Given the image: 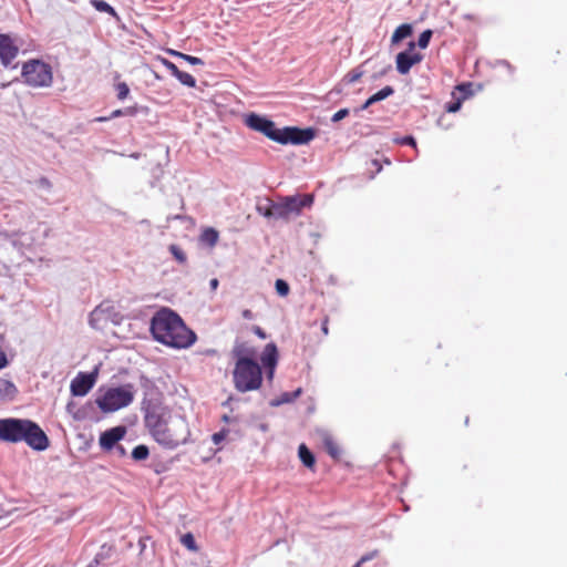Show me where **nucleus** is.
<instances>
[{"label":"nucleus","instance_id":"nucleus-1","mask_svg":"<svg viewBox=\"0 0 567 567\" xmlns=\"http://www.w3.org/2000/svg\"><path fill=\"white\" fill-rule=\"evenodd\" d=\"M151 331L155 340L176 349H185L196 341V334L182 318L169 309H162L153 317Z\"/></svg>","mask_w":567,"mask_h":567},{"label":"nucleus","instance_id":"nucleus-2","mask_svg":"<svg viewBox=\"0 0 567 567\" xmlns=\"http://www.w3.org/2000/svg\"><path fill=\"white\" fill-rule=\"evenodd\" d=\"M236 359L233 371L234 385L239 392L254 391L260 388L262 373L259 364L254 360L256 351L246 343H236L233 351Z\"/></svg>","mask_w":567,"mask_h":567},{"label":"nucleus","instance_id":"nucleus-3","mask_svg":"<svg viewBox=\"0 0 567 567\" xmlns=\"http://www.w3.org/2000/svg\"><path fill=\"white\" fill-rule=\"evenodd\" d=\"M146 424L154 440L168 450L185 444L190 435L186 419L179 415L164 417L152 414L146 417Z\"/></svg>","mask_w":567,"mask_h":567},{"label":"nucleus","instance_id":"nucleus-4","mask_svg":"<svg viewBox=\"0 0 567 567\" xmlns=\"http://www.w3.org/2000/svg\"><path fill=\"white\" fill-rule=\"evenodd\" d=\"M0 441L25 442L37 451H43L49 446V439L43 430L28 419H0Z\"/></svg>","mask_w":567,"mask_h":567},{"label":"nucleus","instance_id":"nucleus-5","mask_svg":"<svg viewBox=\"0 0 567 567\" xmlns=\"http://www.w3.org/2000/svg\"><path fill=\"white\" fill-rule=\"evenodd\" d=\"M21 75L24 83L32 87H48L53 82L52 68L37 59L23 63Z\"/></svg>","mask_w":567,"mask_h":567},{"label":"nucleus","instance_id":"nucleus-6","mask_svg":"<svg viewBox=\"0 0 567 567\" xmlns=\"http://www.w3.org/2000/svg\"><path fill=\"white\" fill-rule=\"evenodd\" d=\"M134 399V391L131 384L107 389L97 400V406L103 412H114L127 406Z\"/></svg>","mask_w":567,"mask_h":567},{"label":"nucleus","instance_id":"nucleus-7","mask_svg":"<svg viewBox=\"0 0 567 567\" xmlns=\"http://www.w3.org/2000/svg\"><path fill=\"white\" fill-rule=\"evenodd\" d=\"M244 123L250 130L262 133L270 140L284 144V130L277 128L272 121L256 113H249L244 116Z\"/></svg>","mask_w":567,"mask_h":567},{"label":"nucleus","instance_id":"nucleus-8","mask_svg":"<svg viewBox=\"0 0 567 567\" xmlns=\"http://www.w3.org/2000/svg\"><path fill=\"white\" fill-rule=\"evenodd\" d=\"M96 372L83 373L80 372L72 381L70 385L71 393L74 396H84L94 386L96 382Z\"/></svg>","mask_w":567,"mask_h":567},{"label":"nucleus","instance_id":"nucleus-9","mask_svg":"<svg viewBox=\"0 0 567 567\" xmlns=\"http://www.w3.org/2000/svg\"><path fill=\"white\" fill-rule=\"evenodd\" d=\"M316 135L317 130L313 127L286 126V144L305 145L310 143Z\"/></svg>","mask_w":567,"mask_h":567},{"label":"nucleus","instance_id":"nucleus-10","mask_svg":"<svg viewBox=\"0 0 567 567\" xmlns=\"http://www.w3.org/2000/svg\"><path fill=\"white\" fill-rule=\"evenodd\" d=\"M415 48L414 42L409 43V51L400 52L396 55V70L400 74H408L411 68L421 62L422 55L413 52Z\"/></svg>","mask_w":567,"mask_h":567},{"label":"nucleus","instance_id":"nucleus-11","mask_svg":"<svg viewBox=\"0 0 567 567\" xmlns=\"http://www.w3.org/2000/svg\"><path fill=\"white\" fill-rule=\"evenodd\" d=\"M313 204L312 194H298L286 196V217L288 215H299L302 209L310 208Z\"/></svg>","mask_w":567,"mask_h":567},{"label":"nucleus","instance_id":"nucleus-12","mask_svg":"<svg viewBox=\"0 0 567 567\" xmlns=\"http://www.w3.org/2000/svg\"><path fill=\"white\" fill-rule=\"evenodd\" d=\"M19 53V47L8 34H0V62L4 68L11 66Z\"/></svg>","mask_w":567,"mask_h":567},{"label":"nucleus","instance_id":"nucleus-13","mask_svg":"<svg viewBox=\"0 0 567 567\" xmlns=\"http://www.w3.org/2000/svg\"><path fill=\"white\" fill-rule=\"evenodd\" d=\"M125 429L123 426L112 427L103 432L100 436V445L104 450L113 449L116 443L125 435Z\"/></svg>","mask_w":567,"mask_h":567},{"label":"nucleus","instance_id":"nucleus-14","mask_svg":"<svg viewBox=\"0 0 567 567\" xmlns=\"http://www.w3.org/2000/svg\"><path fill=\"white\" fill-rule=\"evenodd\" d=\"M257 210L260 215L267 218H279L284 216V205L275 204L269 198H264L258 202Z\"/></svg>","mask_w":567,"mask_h":567},{"label":"nucleus","instance_id":"nucleus-15","mask_svg":"<svg viewBox=\"0 0 567 567\" xmlns=\"http://www.w3.org/2000/svg\"><path fill=\"white\" fill-rule=\"evenodd\" d=\"M261 362L267 370L268 378H272L274 369L277 364V348L274 343H269L265 347Z\"/></svg>","mask_w":567,"mask_h":567},{"label":"nucleus","instance_id":"nucleus-16","mask_svg":"<svg viewBox=\"0 0 567 567\" xmlns=\"http://www.w3.org/2000/svg\"><path fill=\"white\" fill-rule=\"evenodd\" d=\"M321 441L327 453L334 460H339L341 456V450L339 444L333 436L327 432L321 433Z\"/></svg>","mask_w":567,"mask_h":567},{"label":"nucleus","instance_id":"nucleus-17","mask_svg":"<svg viewBox=\"0 0 567 567\" xmlns=\"http://www.w3.org/2000/svg\"><path fill=\"white\" fill-rule=\"evenodd\" d=\"M219 239V233L213 227H206L199 235V243L208 248H214Z\"/></svg>","mask_w":567,"mask_h":567},{"label":"nucleus","instance_id":"nucleus-18","mask_svg":"<svg viewBox=\"0 0 567 567\" xmlns=\"http://www.w3.org/2000/svg\"><path fill=\"white\" fill-rule=\"evenodd\" d=\"M298 455L307 468L315 471L316 458L313 453L306 446V444H300L298 449Z\"/></svg>","mask_w":567,"mask_h":567},{"label":"nucleus","instance_id":"nucleus-19","mask_svg":"<svg viewBox=\"0 0 567 567\" xmlns=\"http://www.w3.org/2000/svg\"><path fill=\"white\" fill-rule=\"evenodd\" d=\"M16 393V385L11 381L0 378V400L13 399Z\"/></svg>","mask_w":567,"mask_h":567},{"label":"nucleus","instance_id":"nucleus-20","mask_svg":"<svg viewBox=\"0 0 567 567\" xmlns=\"http://www.w3.org/2000/svg\"><path fill=\"white\" fill-rule=\"evenodd\" d=\"M412 25L409 23H403L399 25L392 34L391 42L398 43L402 41L403 39L410 37L412 34Z\"/></svg>","mask_w":567,"mask_h":567},{"label":"nucleus","instance_id":"nucleus-21","mask_svg":"<svg viewBox=\"0 0 567 567\" xmlns=\"http://www.w3.org/2000/svg\"><path fill=\"white\" fill-rule=\"evenodd\" d=\"M171 254L173 255V257L175 258V260L181 264V265H185L187 262V255L186 252L182 249L181 246L176 245V244H172L169 247H168Z\"/></svg>","mask_w":567,"mask_h":567},{"label":"nucleus","instance_id":"nucleus-22","mask_svg":"<svg viewBox=\"0 0 567 567\" xmlns=\"http://www.w3.org/2000/svg\"><path fill=\"white\" fill-rule=\"evenodd\" d=\"M91 4L100 12H106L112 17H117L115 9L103 0H91Z\"/></svg>","mask_w":567,"mask_h":567},{"label":"nucleus","instance_id":"nucleus-23","mask_svg":"<svg viewBox=\"0 0 567 567\" xmlns=\"http://www.w3.org/2000/svg\"><path fill=\"white\" fill-rule=\"evenodd\" d=\"M150 451L146 445H137L132 451V457L135 461H144L148 457Z\"/></svg>","mask_w":567,"mask_h":567},{"label":"nucleus","instance_id":"nucleus-24","mask_svg":"<svg viewBox=\"0 0 567 567\" xmlns=\"http://www.w3.org/2000/svg\"><path fill=\"white\" fill-rule=\"evenodd\" d=\"M181 543L189 550L196 551L197 545L192 533H186L181 537Z\"/></svg>","mask_w":567,"mask_h":567},{"label":"nucleus","instance_id":"nucleus-25","mask_svg":"<svg viewBox=\"0 0 567 567\" xmlns=\"http://www.w3.org/2000/svg\"><path fill=\"white\" fill-rule=\"evenodd\" d=\"M176 79H178V81L182 84H184V85H186L188 87H194L196 85L195 78L192 74L187 73V72L181 71Z\"/></svg>","mask_w":567,"mask_h":567},{"label":"nucleus","instance_id":"nucleus-26","mask_svg":"<svg viewBox=\"0 0 567 567\" xmlns=\"http://www.w3.org/2000/svg\"><path fill=\"white\" fill-rule=\"evenodd\" d=\"M363 76V71L360 70L359 68L357 69H353L351 70L350 72H348L346 75H344V81L348 83V84H352V83H355L358 82L361 78Z\"/></svg>","mask_w":567,"mask_h":567},{"label":"nucleus","instance_id":"nucleus-27","mask_svg":"<svg viewBox=\"0 0 567 567\" xmlns=\"http://www.w3.org/2000/svg\"><path fill=\"white\" fill-rule=\"evenodd\" d=\"M118 100H125L130 94V87L125 82H120L115 85Z\"/></svg>","mask_w":567,"mask_h":567},{"label":"nucleus","instance_id":"nucleus-28","mask_svg":"<svg viewBox=\"0 0 567 567\" xmlns=\"http://www.w3.org/2000/svg\"><path fill=\"white\" fill-rule=\"evenodd\" d=\"M137 113V109L135 106H130V107H126L125 110H115L111 113V117L112 118H115V117H118V116H123V115H130V116H133Z\"/></svg>","mask_w":567,"mask_h":567},{"label":"nucleus","instance_id":"nucleus-29","mask_svg":"<svg viewBox=\"0 0 567 567\" xmlns=\"http://www.w3.org/2000/svg\"><path fill=\"white\" fill-rule=\"evenodd\" d=\"M432 38V31L431 30H425L423 31L420 37H419V40H417V45L421 48V49H425L427 48L429 43H430V40Z\"/></svg>","mask_w":567,"mask_h":567},{"label":"nucleus","instance_id":"nucleus-30","mask_svg":"<svg viewBox=\"0 0 567 567\" xmlns=\"http://www.w3.org/2000/svg\"><path fill=\"white\" fill-rule=\"evenodd\" d=\"M394 93V89L390 85L384 86L379 92L374 93V97L379 101L385 100Z\"/></svg>","mask_w":567,"mask_h":567},{"label":"nucleus","instance_id":"nucleus-31","mask_svg":"<svg viewBox=\"0 0 567 567\" xmlns=\"http://www.w3.org/2000/svg\"><path fill=\"white\" fill-rule=\"evenodd\" d=\"M161 62L172 73V75L177 78L181 70L173 62H171L169 60H167L165 58H162Z\"/></svg>","mask_w":567,"mask_h":567},{"label":"nucleus","instance_id":"nucleus-32","mask_svg":"<svg viewBox=\"0 0 567 567\" xmlns=\"http://www.w3.org/2000/svg\"><path fill=\"white\" fill-rule=\"evenodd\" d=\"M181 59L185 60L186 62H188L189 64L192 65H203L204 64V61L197 56H193V55H189V54H185L184 55H181Z\"/></svg>","mask_w":567,"mask_h":567},{"label":"nucleus","instance_id":"nucleus-33","mask_svg":"<svg viewBox=\"0 0 567 567\" xmlns=\"http://www.w3.org/2000/svg\"><path fill=\"white\" fill-rule=\"evenodd\" d=\"M461 105H462V101L460 99H457L454 102L447 103L445 106V110L450 113H455L461 109Z\"/></svg>","mask_w":567,"mask_h":567},{"label":"nucleus","instance_id":"nucleus-34","mask_svg":"<svg viewBox=\"0 0 567 567\" xmlns=\"http://www.w3.org/2000/svg\"><path fill=\"white\" fill-rule=\"evenodd\" d=\"M349 115L348 109H341L332 115V122H339Z\"/></svg>","mask_w":567,"mask_h":567},{"label":"nucleus","instance_id":"nucleus-35","mask_svg":"<svg viewBox=\"0 0 567 567\" xmlns=\"http://www.w3.org/2000/svg\"><path fill=\"white\" fill-rule=\"evenodd\" d=\"M378 555H379V550H377V549H375V550H372V551H370V553H368V554L363 555V556L359 559V561H358V563H360V566H361L363 563L369 561V560H371V559H373V558L378 557Z\"/></svg>","mask_w":567,"mask_h":567},{"label":"nucleus","instance_id":"nucleus-36","mask_svg":"<svg viewBox=\"0 0 567 567\" xmlns=\"http://www.w3.org/2000/svg\"><path fill=\"white\" fill-rule=\"evenodd\" d=\"M301 391V388H298L292 393H286V403L295 401L300 395Z\"/></svg>","mask_w":567,"mask_h":567},{"label":"nucleus","instance_id":"nucleus-37","mask_svg":"<svg viewBox=\"0 0 567 567\" xmlns=\"http://www.w3.org/2000/svg\"><path fill=\"white\" fill-rule=\"evenodd\" d=\"M400 144L410 145L414 148L416 147V142L413 136H404L403 138L400 140Z\"/></svg>","mask_w":567,"mask_h":567},{"label":"nucleus","instance_id":"nucleus-38","mask_svg":"<svg viewBox=\"0 0 567 567\" xmlns=\"http://www.w3.org/2000/svg\"><path fill=\"white\" fill-rule=\"evenodd\" d=\"M226 437V432L225 431H220L218 433H214L212 439H213V442L215 444H219L221 441H224Z\"/></svg>","mask_w":567,"mask_h":567},{"label":"nucleus","instance_id":"nucleus-39","mask_svg":"<svg viewBox=\"0 0 567 567\" xmlns=\"http://www.w3.org/2000/svg\"><path fill=\"white\" fill-rule=\"evenodd\" d=\"M377 102H379V100L375 99L374 94H373L361 105V107L359 110L360 111L367 110L369 106H371L372 104H374Z\"/></svg>","mask_w":567,"mask_h":567},{"label":"nucleus","instance_id":"nucleus-40","mask_svg":"<svg viewBox=\"0 0 567 567\" xmlns=\"http://www.w3.org/2000/svg\"><path fill=\"white\" fill-rule=\"evenodd\" d=\"M377 102H379V100L375 99L374 94H373L361 105V107L359 110L360 111L367 110L369 106H371L372 104H374Z\"/></svg>","mask_w":567,"mask_h":567},{"label":"nucleus","instance_id":"nucleus-41","mask_svg":"<svg viewBox=\"0 0 567 567\" xmlns=\"http://www.w3.org/2000/svg\"><path fill=\"white\" fill-rule=\"evenodd\" d=\"M377 102H379V100L375 99L374 94H373L361 105V107L359 110L360 111L367 110L369 106H371L372 104H374Z\"/></svg>","mask_w":567,"mask_h":567},{"label":"nucleus","instance_id":"nucleus-42","mask_svg":"<svg viewBox=\"0 0 567 567\" xmlns=\"http://www.w3.org/2000/svg\"><path fill=\"white\" fill-rule=\"evenodd\" d=\"M377 102H379V100L375 99L374 94H373L361 105V107L359 110L360 111L367 110L369 106H371L372 104H374Z\"/></svg>","mask_w":567,"mask_h":567},{"label":"nucleus","instance_id":"nucleus-43","mask_svg":"<svg viewBox=\"0 0 567 567\" xmlns=\"http://www.w3.org/2000/svg\"><path fill=\"white\" fill-rule=\"evenodd\" d=\"M284 289H285L284 279H277L276 280V290H277L278 295L284 296Z\"/></svg>","mask_w":567,"mask_h":567},{"label":"nucleus","instance_id":"nucleus-44","mask_svg":"<svg viewBox=\"0 0 567 567\" xmlns=\"http://www.w3.org/2000/svg\"><path fill=\"white\" fill-rule=\"evenodd\" d=\"M252 331H254V332H255L259 338H261V339H266V337H267V336H266V333H265V331H264L260 327H258V326H254V327H252Z\"/></svg>","mask_w":567,"mask_h":567},{"label":"nucleus","instance_id":"nucleus-45","mask_svg":"<svg viewBox=\"0 0 567 567\" xmlns=\"http://www.w3.org/2000/svg\"><path fill=\"white\" fill-rule=\"evenodd\" d=\"M218 284H219L218 279L217 278H213L210 280V282H209V286H210L212 290H216L217 287H218Z\"/></svg>","mask_w":567,"mask_h":567},{"label":"nucleus","instance_id":"nucleus-46","mask_svg":"<svg viewBox=\"0 0 567 567\" xmlns=\"http://www.w3.org/2000/svg\"><path fill=\"white\" fill-rule=\"evenodd\" d=\"M243 317H244L245 319L250 320V319H252V318H254V315H252V312H251L250 310L246 309V310H244V311H243Z\"/></svg>","mask_w":567,"mask_h":567},{"label":"nucleus","instance_id":"nucleus-47","mask_svg":"<svg viewBox=\"0 0 567 567\" xmlns=\"http://www.w3.org/2000/svg\"><path fill=\"white\" fill-rule=\"evenodd\" d=\"M111 118H112L111 115L110 116H99L94 121L102 123V122H106V121H109Z\"/></svg>","mask_w":567,"mask_h":567},{"label":"nucleus","instance_id":"nucleus-48","mask_svg":"<svg viewBox=\"0 0 567 567\" xmlns=\"http://www.w3.org/2000/svg\"><path fill=\"white\" fill-rule=\"evenodd\" d=\"M168 53L171 55H174V56H177V58H181V55H184V53L175 51V50H168Z\"/></svg>","mask_w":567,"mask_h":567},{"label":"nucleus","instance_id":"nucleus-49","mask_svg":"<svg viewBox=\"0 0 567 567\" xmlns=\"http://www.w3.org/2000/svg\"><path fill=\"white\" fill-rule=\"evenodd\" d=\"M322 331L324 334H328V320L327 319L322 323Z\"/></svg>","mask_w":567,"mask_h":567},{"label":"nucleus","instance_id":"nucleus-50","mask_svg":"<svg viewBox=\"0 0 567 567\" xmlns=\"http://www.w3.org/2000/svg\"><path fill=\"white\" fill-rule=\"evenodd\" d=\"M41 184L50 186V182L47 178H41Z\"/></svg>","mask_w":567,"mask_h":567},{"label":"nucleus","instance_id":"nucleus-51","mask_svg":"<svg viewBox=\"0 0 567 567\" xmlns=\"http://www.w3.org/2000/svg\"><path fill=\"white\" fill-rule=\"evenodd\" d=\"M464 87H465V85H463V84H462V85H457V86H456V89H457V90H461V91H463V90H464Z\"/></svg>","mask_w":567,"mask_h":567},{"label":"nucleus","instance_id":"nucleus-52","mask_svg":"<svg viewBox=\"0 0 567 567\" xmlns=\"http://www.w3.org/2000/svg\"><path fill=\"white\" fill-rule=\"evenodd\" d=\"M285 291H286V295L289 292V287H288V285H287V284H286Z\"/></svg>","mask_w":567,"mask_h":567},{"label":"nucleus","instance_id":"nucleus-53","mask_svg":"<svg viewBox=\"0 0 567 567\" xmlns=\"http://www.w3.org/2000/svg\"><path fill=\"white\" fill-rule=\"evenodd\" d=\"M86 567H96V565H94V564H90V565H87Z\"/></svg>","mask_w":567,"mask_h":567}]
</instances>
